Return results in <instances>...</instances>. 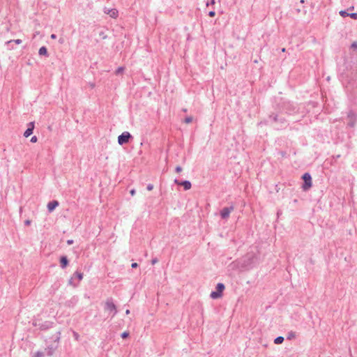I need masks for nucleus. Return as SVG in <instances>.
<instances>
[{
  "label": "nucleus",
  "instance_id": "c9c22d12",
  "mask_svg": "<svg viewBox=\"0 0 357 357\" xmlns=\"http://www.w3.org/2000/svg\"><path fill=\"white\" fill-rule=\"evenodd\" d=\"M31 220H26L24 221V225H26V226H29V225H31Z\"/></svg>",
  "mask_w": 357,
  "mask_h": 357
},
{
  "label": "nucleus",
  "instance_id": "4468645a",
  "mask_svg": "<svg viewBox=\"0 0 357 357\" xmlns=\"http://www.w3.org/2000/svg\"><path fill=\"white\" fill-rule=\"evenodd\" d=\"M59 261H60V266L61 267V268L64 269L65 268L67 267V266L69 264V261L67 258L66 256L65 255H63L60 257V259H59Z\"/></svg>",
  "mask_w": 357,
  "mask_h": 357
},
{
  "label": "nucleus",
  "instance_id": "a211bd4d",
  "mask_svg": "<svg viewBox=\"0 0 357 357\" xmlns=\"http://www.w3.org/2000/svg\"><path fill=\"white\" fill-rule=\"evenodd\" d=\"M108 14L110 17L116 18L118 16V11L116 9H111L109 10Z\"/></svg>",
  "mask_w": 357,
  "mask_h": 357
},
{
  "label": "nucleus",
  "instance_id": "bb28decb",
  "mask_svg": "<svg viewBox=\"0 0 357 357\" xmlns=\"http://www.w3.org/2000/svg\"><path fill=\"white\" fill-rule=\"evenodd\" d=\"M99 36H100V37H101L102 39H105V38H107V36L105 33V32H104V31H100V32L99 33Z\"/></svg>",
  "mask_w": 357,
  "mask_h": 357
},
{
  "label": "nucleus",
  "instance_id": "2eb2a0df",
  "mask_svg": "<svg viewBox=\"0 0 357 357\" xmlns=\"http://www.w3.org/2000/svg\"><path fill=\"white\" fill-rule=\"evenodd\" d=\"M180 185L183 186L185 190H190L191 188V183L189 181H181Z\"/></svg>",
  "mask_w": 357,
  "mask_h": 357
},
{
  "label": "nucleus",
  "instance_id": "0eeeda50",
  "mask_svg": "<svg viewBox=\"0 0 357 357\" xmlns=\"http://www.w3.org/2000/svg\"><path fill=\"white\" fill-rule=\"evenodd\" d=\"M132 138V136L129 132H123L118 137V143L119 145L128 144L129 140Z\"/></svg>",
  "mask_w": 357,
  "mask_h": 357
},
{
  "label": "nucleus",
  "instance_id": "1a4fd4ad",
  "mask_svg": "<svg viewBox=\"0 0 357 357\" xmlns=\"http://www.w3.org/2000/svg\"><path fill=\"white\" fill-rule=\"evenodd\" d=\"M347 119H348V122H347V126L351 127V128H353L354 127L355 124H356V115L355 114V113L352 111H349L348 114H347Z\"/></svg>",
  "mask_w": 357,
  "mask_h": 357
},
{
  "label": "nucleus",
  "instance_id": "4c0bfd02",
  "mask_svg": "<svg viewBox=\"0 0 357 357\" xmlns=\"http://www.w3.org/2000/svg\"><path fill=\"white\" fill-rule=\"evenodd\" d=\"M131 266H132V268H135L138 266V264H137V263L135 262L131 264Z\"/></svg>",
  "mask_w": 357,
  "mask_h": 357
},
{
  "label": "nucleus",
  "instance_id": "de8ad7c7",
  "mask_svg": "<svg viewBox=\"0 0 357 357\" xmlns=\"http://www.w3.org/2000/svg\"><path fill=\"white\" fill-rule=\"evenodd\" d=\"M301 3H304V0H301Z\"/></svg>",
  "mask_w": 357,
  "mask_h": 357
},
{
  "label": "nucleus",
  "instance_id": "ddd939ff",
  "mask_svg": "<svg viewBox=\"0 0 357 357\" xmlns=\"http://www.w3.org/2000/svg\"><path fill=\"white\" fill-rule=\"evenodd\" d=\"M59 203L56 200H53L47 204V209L49 212H52L56 207L59 206Z\"/></svg>",
  "mask_w": 357,
  "mask_h": 357
},
{
  "label": "nucleus",
  "instance_id": "6ab92c4d",
  "mask_svg": "<svg viewBox=\"0 0 357 357\" xmlns=\"http://www.w3.org/2000/svg\"><path fill=\"white\" fill-rule=\"evenodd\" d=\"M284 337L282 336H278L274 340V343L275 344H282L284 342Z\"/></svg>",
  "mask_w": 357,
  "mask_h": 357
},
{
  "label": "nucleus",
  "instance_id": "f257e3e1",
  "mask_svg": "<svg viewBox=\"0 0 357 357\" xmlns=\"http://www.w3.org/2000/svg\"><path fill=\"white\" fill-rule=\"evenodd\" d=\"M61 338V332L56 331L54 335H52V337L50 338L49 344L47 347L45 349V354L48 356H51L53 355L54 351L57 349L58 344Z\"/></svg>",
  "mask_w": 357,
  "mask_h": 357
},
{
  "label": "nucleus",
  "instance_id": "5701e85b",
  "mask_svg": "<svg viewBox=\"0 0 357 357\" xmlns=\"http://www.w3.org/2000/svg\"><path fill=\"white\" fill-rule=\"evenodd\" d=\"M74 277H71V278L68 281V283L69 284L73 286V287H77V283H75L74 282Z\"/></svg>",
  "mask_w": 357,
  "mask_h": 357
},
{
  "label": "nucleus",
  "instance_id": "b1692460",
  "mask_svg": "<svg viewBox=\"0 0 357 357\" xmlns=\"http://www.w3.org/2000/svg\"><path fill=\"white\" fill-rule=\"evenodd\" d=\"M192 120H193V118L192 116H187L185 118L184 122L185 123H190L192 121Z\"/></svg>",
  "mask_w": 357,
  "mask_h": 357
},
{
  "label": "nucleus",
  "instance_id": "72a5a7b5",
  "mask_svg": "<svg viewBox=\"0 0 357 357\" xmlns=\"http://www.w3.org/2000/svg\"><path fill=\"white\" fill-rule=\"evenodd\" d=\"M147 190H152L153 188V184H148L147 187H146Z\"/></svg>",
  "mask_w": 357,
  "mask_h": 357
},
{
  "label": "nucleus",
  "instance_id": "7ed1b4c3",
  "mask_svg": "<svg viewBox=\"0 0 357 357\" xmlns=\"http://www.w3.org/2000/svg\"><path fill=\"white\" fill-rule=\"evenodd\" d=\"M268 119L271 121L275 123L278 126V129L284 128L287 125V120L284 117L280 116L278 114H271Z\"/></svg>",
  "mask_w": 357,
  "mask_h": 357
},
{
  "label": "nucleus",
  "instance_id": "393cba45",
  "mask_svg": "<svg viewBox=\"0 0 357 357\" xmlns=\"http://www.w3.org/2000/svg\"><path fill=\"white\" fill-rule=\"evenodd\" d=\"M349 17L354 20H357V13H349Z\"/></svg>",
  "mask_w": 357,
  "mask_h": 357
},
{
  "label": "nucleus",
  "instance_id": "a19ab883",
  "mask_svg": "<svg viewBox=\"0 0 357 357\" xmlns=\"http://www.w3.org/2000/svg\"><path fill=\"white\" fill-rule=\"evenodd\" d=\"M73 243V240H68V241H67V243H68V245H70V244H72Z\"/></svg>",
  "mask_w": 357,
  "mask_h": 357
},
{
  "label": "nucleus",
  "instance_id": "a18cd8bd",
  "mask_svg": "<svg viewBox=\"0 0 357 357\" xmlns=\"http://www.w3.org/2000/svg\"><path fill=\"white\" fill-rule=\"evenodd\" d=\"M354 6H351L350 8H348V10H354Z\"/></svg>",
  "mask_w": 357,
  "mask_h": 357
},
{
  "label": "nucleus",
  "instance_id": "79ce46f5",
  "mask_svg": "<svg viewBox=\"0 0 357 357\" xmlns=\"http://www.w3.org/2000/svg\"><path fill=\"white\" fill-rule=\"evenodd\" d=\"M74 337H75L76 340H77L78 338V334L75 332H74Z\"/></svg>",
  "mask_w": 357,
  "mask_h": 357
},
{
  "label": "nucleus",
  "instance_id": "f3484780",
  "mask_svg": "<svg viewBox=\"0 0 357 357\" xmlns=\"http://www.w3.org/2000/svg\"><path fill=\"white\" fill-rule=\"evenodd\" d=\"M72 277H74V279H77L78 282L82 280L83 278V273L76 271Z\"/></svg>",
  "mask_w": 357,
  "mask_h": 357
},
{
  "label": "nucleus",
  "instance_id": "dca6fc26",
  "mask_svg": "<svg viewBox=\"0 0 357 357\" xmlns=\"http://www.w3.org/2000/svg\"><path fill=\"white\" fill-rule=\"evenodd\" d=\"M38 54L40 56H43V55L47 56L48 55L47 49L45 46L41 47L39 49Z\"/></svg>",
  "mask_w": 357,
  "mask_h": 357
},
{
  "label": "nucleus",
  "instance_id": "7c9ffc66",
  "mask_svg": "<svg viewBox=\"0 0 357 357\" xmlns=\"http://www.w3.org/2000/svg\"><path fill=\"white\" fill-rule=\"evenodd\" d=\"M38 140V138L36 136H33L31 138V142L32 143H36Z\"/></svg>",
  "mask_w": 357,
  "mask_h": 357
},
{
  "label": "nucleus",
  "instance_id": "423d86ee",
  "mask_svg": "<svg viewBox=\"0 0 357 357\" xmlns=\"http://www.w3.org/2000/svg\"><path fill=\"white\" fill-rule=\"evenodd\" d=\"M302 179L303 180L302 188L306 191L312 187V176L310 173L306 172L302 176Z\"/></svg>",
  "mask_w": 357,
  "mask_h": 357
},
{
  "label": "nucleus",
  "instance_id": "473e14b6",
  "mask_svg": "<svg viewBox=\"0 0 357 357\" xmlns=\"http://www.w3.org/2000/svg\"><path fill=\"white\" fill-rule=\"evenodd\" d=\"M176 172L179 173L182 171V168L180 166H177L175 169Z\"/></svg>",
  "mask_w": 357,
  "mask_h": 357
},
{
  "label": "nucleus",
  "instance_id": "6e6552de",
  "mask_svg": "<svg viewBox=\"0 0 357 357\" xmlns=\"http://www.w3.org/2000/svg\"><path fill=\"white\" fill-rule=\"evenodd\" d=\"M234 210V206H230L229 207H225L220 211V215L221 218L223 220H226L229 217L231 212Z\"/></svg>",
  "mask_w": 357,
  "mask_h": 357
},
{
  "label": "nucleus",
  "instance_id": "c85d7f7f",
  "mask_svg": "<svg viewBox=\"0 0 357 357\" xmlns=\"http://www.w3.org/2000/svg\"><path fill=\"white\" fill-rule=\"evenodd\" d=\"M215 3V0H211V1H207L206 3V6H209L211 5H213Z\"/></svg>",
  "mask_w": 357,
  "mask_h": 357
},
{
  "label": "nucleus",
  "instance_id": "a878e982",
  "mask_svg": "<svg viewBox=\"0 0 357 357\" xmlns=\"http://www.w3.org/2000/svg\"><path fill=\"white\" fill-rule=\"evenodd\" d=\"M129 336V333L128 331H125L123 333H121V337L123 338V339H126Z\"/></svg>",
  "mask_w": 357,
  "mask_h": 357
},
{
  "label": "nucleus",
  "instance_id": "39448f33",
  "mask_svg": "<svg viewBox=\"0 0 357 357\" xmlns=\"http://www.w3.org/2000/svg\"><path fill=\"white\" fill-rule=\"evenodd\" d=\"M225 288V287L223 283H218L215 287L216 290L211 293V298L213 299L220 298L222 296V292Z\"/></svg>",
  "mask_w": 357,
  "mask_h": 357
},
{
  "label": "nucleus",
  "instance_id": "58836bf2",
  "mask_svg": "<svg viewBox=\"0 0 357 357\" xmlns=\"http://www.w3.org/2000/svg\"><path fill=\"white\" fill-rule=\"evenodd\" d=\"M174 183H175L176 184H177L178 185H180V184H179V183H181V181L178 180V179H175V180H174Z\"/></svg>",
  "mask_w": 357,
  "mask_h": 357
},
{
  "label": "nucleus",
  "instance_id": "9d476101",
  "mask_svg": "<svg viewBox=\"0 0 357 357\" xmlns=\"http://www.w3.org/2000/svg\"><path fill=\"white\" fill-rule=\"evenodd\" d=\"M254 259V255H248L245 257V258L243 259V262L241 264V266L243 268H248L250 267Z\"/></svg>",
  "mask_w": 357,
  "mask_h": 357
},
{
  "label": "nucleus",
  "instance_id": "f03ea898",
  "mask_svg": "<svg viewBox=\"0 0 357 357\" xmlns=\"http://www.w3.org/2000/svg\"><path fill=\"white\" fill-rule=\"evenodd\" d=\"M278 107L281 112H284L288 114L298 113L299 110L298 105L290 101H284L281 104H279Z\"/></svg>",
  "mask_w": 357,
  "mask_h": 357
},
{
  "label": "nucleus",
  "instance_id": "ea45409f",
  "mask_svg": "<svg viewBox=\"0 0 357 357\" xmlns=\"http://www.w3.org/2000/svg\"><path fill=\"white\" fill-rule=\"evenodd\" d=\"M130 194H131L132 195H134L135 194V190L132 189V190H130Z\"/></svg>",
  "mask_w": 357,
  "mask_h": 357
},
{
  "label": "nucleus",
  "instance_id": "c03bdc74",
  "mask_svg": "<svg viewBox=\"0 0 357 357\" xmlns=\"http://www.w3.org/2000/svg\"><path fill=\"white\" fill-rule=\"evenodd\" d=\"M130 310H126V314H130Z\"/></svg>",
  "mask_w": 357,
  "mask_h": 357
},
{
  "label": "nucleus",
  "instance_id": "2f4dec72",
  "mask_svg": "<svg viewBox=\"0 0 357 357\" xmlns=\"http://www.w3.org/2000/svg\"><path fill=\"white\" fill-rule=\"evenodd\" d=\"M123 71V67H119L117 68L116 71V74H119L121 73H122Z\"/></svg>",
  "mask_w": 357,
  "mask_h": 357
},
{
  "label": "nucleus",
  "instance_id": "20e7f679",
  "mask_svg": "<svg viewBox=\"0 0 357 357\" xmlns=\"http://www.w3.org/2000/svg\"><path fill=\"white\" fill-rule=\"evenodd\" d=\"M104 309L105 311H109L112 313V317H114L117 314L116 306L114 303L112 298L107 299Z\"/></svg>",
  "mask_w": 357,
  "mask_h": 357
},
{
  "label": "nucleus",
  "instance_id": "9b49d317",
  "mask_svg": "<svg viewBox=\"0 0 357 357\" xmlns=\"http://www.w3.org/2000/svg\"><path fill=\"white\" fill-rule=\"evenodd\" d=\"M33 325L35 326H38V328L42 331H45L49 328H51L52 327L53 323L51 321H46L43 323H38V324L37 322L33 323Z\"/></svg>",
  "mask_w": 357,
  "mask_h": 357
},
{
  "label": "nucleus",
  "instance_id": "cd10ccee",
  "mask_svg": "<svg viewBox=\"0 0 357 357\" xmlns=\"http://www.w3.org/2000/svg\"><path fill=\"white\" fill-rule=\"evenodd\" d=\"M11 42H14L15 43L19 45V44L22 43V40L16 39V40H10L9 43H11Z\"/></svg>",
  "mask_w": 357,
  "mask_h": 357
},
{
  "label": "nucleus",
  "instance_id": "f8f14e48",
  "mask_svg": "<svg viewBox=\"0 0 357 357\" xmlns=\"http://www.w3.org/2000/svg\"><path fill=\"white\" fill-rule=\"evenodd\" d=\"M34 130V122H30L28 123V128L24 132V136L28 137L33 134Z\"/></svg>",
  "mask_w": 357,
  "mask_h": 357
},
{
  "label": "nucleus",
  "instance_id": "c756f323",
  "mask_svg": "<svg viewBox=\"0 0 357 357\" xmlns=\"http://www.w3.org/2000/svg\"><path fill=\"white\" fill-rule=\"evenodd\" d=\"M351 48L354 50H357V42H354L351 45Z\"/></svg>",
  "mask_w": 357,
  "mask_h": 357
},
{
  "label": "nucleus",
  "instance_id": "412c9836",
  "mask_svg": "<svg viewBox=\"0 0 357 357\" xmlns=\"http://www.w3.org/2000/svg\"><path fill=\"white\" fill-rule=\"evenodd\" d=\"M45 355V352L38 351L36 352L33 357H44Z\"/></svg>",
  "mask_w": 357,
  "mask_h": 357
},
{
  "label": "nucleus",
  "instance_id": "49530a36",
  "mask_svg": "<svg viewBox=\"0 0 357 357\" xmlns=\"http://www.w3.org/2000/svg\"><path fill=\"white\" fill-rule=\"evenodd\" d=\"M183 112H187V109H183Z\"/></svg>",
  "mask_w": 357,
  "mask_h": 357
},
{
  "label": "nucleus",
  "instance_id": "f704fd0d",
  "mask_svg": "<svg viewBox=\"0 0 357 357\" xmlns=\"http://www.w3.org/2000/svg\"><path fill=\"white\" fill-rule=\"evenodd\" d=\"M215 15V12L213 10L209 11L208 16L210 17H214Z\"/></svg>",
  "mask_w": 357,
  "mask_h": 357
},
{
  "label": "nucleus",
  "instance_id": "aec40b11",
  "mask_svg": "<svg viewBox=\"0 0 357 357\" xmlns=\"http://www.w3.org/2000/svg\"><path fill=\"white\" fill-rule=\"evenodd\" d=\"M296 337V333L293 331H290L288 333V335H287V340H291L293 338H295Z\"/></svg>",
  "mask_w": 357,
  "mask_h": 357
},
{
  "label": "nucleus",
  "instance_id": "37998d69",
  "mask_svg": "<svg viewBox=\"0 0 357 357\" xmlns=\"http://www.w3.org/2000/svg\"><path fill=\"white\" fill-rule=\"evenodd\" d=\"M56 38V36L55 34H52L51 35V38L55 39Z\"/></svg>",
  "mask_w": 357,
  "mask_h": 357
},
{
  "label": "nucleus",
  "instance_id": "e433bc0d",
  "mask_svg": "<svg viewBox=\"0 0 357 357\" xmlns=\"http://www.w3.org/2000/svg\"><path fill=\"white\" fill-rule=\"evenodd\" d=\"M158 261V259L157 258H154L151 260V264H156L157 262Z\"/></svg>",
  "mask_w": 357,
  "mask_h": 357
},
{
  "label": "nucleus",
  "instance_id": "4be33fe9",
  "mask_svg": "<svg viewBox=\"0 0 357 357\" xmlns=\"http://www.w3.org/2000/svg\"><path fill=\"white\" fill-rule=\"evenodd\" d=\"M339 13L342 17L349 16V13L347 10H340Z\"/></svg>",
  "mask_w": 357,
  "mask_h": 357
}]
</instances>
